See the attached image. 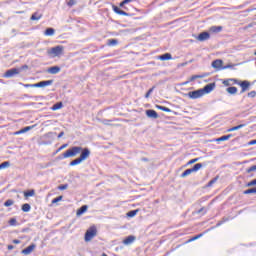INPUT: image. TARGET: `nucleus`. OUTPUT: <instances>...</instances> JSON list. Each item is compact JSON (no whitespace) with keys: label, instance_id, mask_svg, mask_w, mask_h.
<instances>
[{"label":"nucleus","instance_id":"nucleus-42","mask_svg":"<svg viewBox=\"0 0 256 256\" xmlns=\"http://www.w3.org/2000/svg\"><path fill=\"white\" fill-rule=\"evenodd\" d=\"M222 83L223 85H225V87H231L232 85L231 78L224 80Z\"/></svg>","mask_w":256,"mask_h":256},{"label":"nucleus","instance_id":"nucleus-4","mask_svg":"<svg viewBox=\"0 0 256 256\" xmlns=\"http://www.w3.org/2000/svg\"><path fill=\"white\" fill-rule=\"evenodd\" d=\"M19 73H21V69L11 68L4 73V77L6 79H11V77H15V75H19Z\"/></svg>","mask_w":256,"mask_h":256},{"label":"nucleus","instance_id":"nucleus-16","mask_svg":"<svg viewBox=\"0 0 256 256\" xmlns=\"http://www.w3.org/2000/svg\"><path fill=\"white\" fill-rule=\"evenodd\" d=\"M158 59H160V61H169V60L173 59V56H171V53H165V54L158 56Z\"/></svg>","mask_w":256,"mask_h":256},{"label":"nucleus","instance_id":"nucleus-12","mask_svg":"<svg viewBox=\"0 0 256 256\" xmlns=\"http://www.w3.org/2000/svg\"><path fill=\"white\" fill-rule=\"evenodd\" d=\"M146 116L150 119H159V114L153 109L146 110Z\"/></svg>","mask_w":256,"mask_h":256},{"label":"nucleus","instance_id":"nucleus-56","mask_svg":"<svg viewBox=\"0 0 256 256\" xmlns=\"http://www.w3.org/2000/svg\"><path fill=\"white\" fill-rule=\"evenodd\" d=\"M18 69H20V71H24V69H29V66L23 65V66H21V68H18Z\"/></svg>","mask_w":256,"mask_h":256},{"label":"nucleus","instance_id":"nucleus-55","mask_svg":"<svg viewBox=\"0 0 256 256\" xmlns=\"http://www.w3.org/2000/svg\"><path fill=\"white\" fill-rule=\"evenodd\" d=\"M73 5H75V0H69L68 7H73Z\"/></svg>","mask_w":256,"mask_h":256},{"label":"nucleus","instance_id":"nucleus-11","mask_svg":"<svg viewBox=\"0 0 256 256\" xmlns=\"http://www.w3.org/2000/svg\"><path fill=\"white\" fill-rule=\"evenodd\" d=\"M49 85H53V80H45V81H40L38 83H35L34 88L49 87Z\"/></svg>","mask_w":256,"mask_h":256},{"label":"nucleus","instance_id":"nucleus-46","mask_svg":"<svg viewBox=\"0 0 256 256\" xmlns=\"http://www.w3.org/2000/svg\"><path fill=\"white\" fill-rule=\"evenodd\" d=\"M251 193H255V188H250L244 191V195H251Z\"/></svg>","mask_w":256,"mask_h":256},{"label":"nucleus","instance_id":"nucleus-45","mask_svg":"<svg viewBox=\"0 0 256 256\" xmlns=\"http://www.w3.org/2000/svg\"><path fill=\"white\" fill-rule=\"evenodd\" d=\"M112 9L117 15H119V13L121 12V8H119L118 6L112 5Z\"/></svg>","mask_w":256,"mask_h":256},{"label":"nucleus","instance_id":"nucleus-6","mask_svg":"<svg viewBox=\"0 0 256 256\" xmlns=\"http://www.w3.org/2000/svg\"><path fill=\"white\" fill-rule=\"evenodd\" d=\"M239 87H241L240 94L245 93L246 91H249V87H251V82L244 80L238 83Z\"/></svg>","mask_w":256,"mask_h":256},{"label":"nucleus","instance_id":"nucleus-21","mask_svg":"<svg viewBox=\"0 0 256 256\" xmlns=\"http://www.w3.org/2000/svg\"><path fill=\"white\" fill-rule=\"evenodd\" d=\"M191 173H195V171L193 170V168L186 169V170L180 175V177H182V179H185V177H188V175H191Z\"/></svg>","mask_w":256,"mask_h":256},{"label":"nucleus","instance_id":"nucleus-48","mask_svg":"<svg viewBox=\"0 0 256 256\" xmlns=\"http://www.w3.org/2000/svg\"><path fill=\"white\" fill-rule=\"evenodd\" d=\"M199 159H201V158H194V159H191L190 161L187 162L186 165H193L194 163H197V161H199Z\"/></svg>","mask_w":256,"mask_h":256},{"label":"nucleus","instance_id":"nucleus-32","mask_svg":"<svg viewBox=\"0 0 256 256\" xmlns=\"http://www.w3.org/2000/svg\"><path fill=\"white\" fill-rule=\"evenodd\" d=\"M35 191L33 189L24 191V197H34Z\"/></svg>","mask_w":256,"mask_h":256},{"label":"nucleus","instance_id":"nucleus-64","mask_svg":"<svg viewBox=\"0 0 256 256\" xmlns=\"http://www.w3.org/2000/svg\"><path fill=\"white\" fill-rule=\"evenodd\" d=\"M222 221H223V223H227V221H229V218L224 217V218H222Z\"/></svg>","mask_w":256,"mask_h":256},{"label":"nucleus","instance_id":"nucleus-9","mask_svg":"<svg viewBox=\"0 0 256 256\" xmlns=\"http://www.w3.org/2000/svg\"><path fill=\"white\" fill-rule=\"evenodd\" d=\"M215 89V83H209L205 87L201 88L203 95H207L208 93H211Z\"/></svg>","mask_w":256,"mask_h":256},{"label":"nucleus","instance_id":"nucleus-17","mask_svg":"<svg viewBox=\"0 0 256 256\" xmlns=\"http://www.w3.org/2000/svg\"><path fill=\"white\" fill-rule=\"evenodd\" d=\"M87 209H89V206H87V205L81 206V207L77 210L76 215H77L78 217L81 216V215H83V213H86Z\"/></svg>","mask_w":256,"mask_h":256},{"label":"nucleus","instance_id":"nucleus-58","mask_svg":"<svg viewBox=\"0 0 256 256\" xmlns=\"http://www.w3.org/2000/svg\"><path fill=\"white\" fill-rule=\"evenodd\" d=\"M203 211H204V214L207 213V210H205V208L199 209V210H198V213H203Z\"/></svg>","mask_w":256,"mask_h":256},{"label":"nucleus","instance_id":"nucleus-14","mask_svg":"<svg viewBox=\"0 0 256 256\" xmlns=\"http://www.w3.org/2000/svg\"><path fill=\"white\" fill-rule=\"evenodd\" d=\"M61 72V67L59 66H52L48 68L47 73H50V75H57V73Z\"/></svg>","mask_w":256,"mask_h":256},{"label":"nucleus","instance_id":"nucleus-59","mask_svg":"<svg viewBox=\"0 0 256 256\" xmlns=\"http://www.w3.org/2000/svg\"><path fill=\"white\" fill-rule=\"evenodd\" d=\"M248 145H256V139L255 140H251Z\"/></svg>","mask_w":256,"mask_h":256},{"label":"nucleus","instance_id":"nucleus-10","mask_svg":"<svg viewBox=\"0 0 256 256\" xmlns=\"http://www.w3.org/2000/svg\"><path fill=\"white\" fill-rule=\"evenodd\" d=\"M36 247V244H30L28 247L22 250V255H31V253L35 251Z\"/></svg>","mask_w":256,"mask_h":256},{"label":"nucleus","instance_id":"nucleus-23","mask_svg":"<svg viewBox=\"0 0 256 256\" xmlns=\"http://www.w3.org/2000/svg\"><path fill=\"white\" fill-rule=\"evenodd\" d=\"M156 109H159L160 111H164L165 113H172L173 110L165 107V106H161V105H156Z\"/></svg>","mask_w":256,"mask_h":256},{"label":"nucleus","instance_id":"nucleus-22","mask_svg":"<svg viewBox=\"0 0 256 256\" xmlns=\"http://www.w3.org/2000/svg\"><path fill=\"white\" fill-rule=\"evenodd\" d=\"M44 35H46V37H53V35H55V30L53 28H47L44 31Z\"/></svg>","mask_w":256,"mask_h":256},{"label":"nucleus","instance_id":"nucleus-49","mask_svg":"<svg viewBox=\"0 0 256 256\" xmlns=\"http://www.w3.org/2000/svg\"><path fill=\"white\" fill-rule=\"evenodd\" d=\"M230 81H231L232 85H239V83H241V81H239L238 79H235V78H230Z\"/></svg>","mask_w":256,"mask_h":256},{"label":"nucleus","instance_id":"nucleus-19","mask_svg":"<svg viewBox=\"0 0 256 256\" xmlns=\"http://www.w3.org/2000/svg\"><path fill=\"white\" fill-rule=\"evenodd\" d=\"M226 91L229 93V95H237L238 89L235 86H229L226 88Z\"/></svg>","mask_w":256,"mask_h":256},{"label":"nucleus","instance_id":"nucleus-18","mask_svg":"<svg viewBox=\"0 0 256 256\" xmlns=\"http://www.w3.org/2000/svg\"><path fill=\"white\" fill-rule=\"evenodd\" d=\"M33 127H35V126H27V127H24V128H22L21 130L15 132L14 135H21V134H23V133H27V131H31V129H33Z\"/></svg>","mask_w":256,"mask_h":256},{"label":"nucleus","instance_id":"nucleus-8","mask_svg":"<svg viewBox=\"0 0 256 256\" xmlns=\"http://www.w3.org/2000/svg\"><path fill=\"white\" fill-rule=\"evenodd\" d=\"M80 157L79 159L82 161H85L88 159L89 155H91V151L89 150V148H82V150L80 151Z\"/></svg>","mask_w":256,"mask_h":256},{"label":"nucleus","instance_id":"nucleus-7","mask_svg":"<svg viewBox=\"0 0 256 256\" xmlns=\"http://www.w3.org/2000/svg\"><path fill=\"white\" fill-rule=\"evenodd\" d=\"M213 69H217V71H223V60L216 59L212 62Z\"/></svg>","mask_w":256,"mask_h":256},{"label":"nucleus","instance_id":"nucleus-47","mask_svg":"<svg viewBox=\"0 0 256 256\" xmlns=\"http://www.w3.org/2000/svg\"><path fill=\"white\" fill-rule=\"evenodd\" d=\"M59 201H63V196H58L56 198H54L52 200V203L55 204V203H59Z\"/></svg>","mask_w":256,"mask_h":256},{"label":"nucleus","instance_id":"nucleus-50","mask_svg":"<svg viewBox=\"0 0 256 256\" xmlns=\"http://www.w3.org/2000/svg\"><path fill=\"white\" fill-rule=\"evenodd\" d=\"M68 146H69V144H63L62 146H60V147L57 149L56 153H59V151H63V149H66V147H68Z\"/></svg>","mask_w":256,"mask_h":256},{"label":"nucleus","instance_id":"nucleus-60","mask_svg":"<svg viewBox=\"0 0 256 256\" xmlns=\"http://www.w3.org/2000/svg\"><path fill=\"white\" fill-rule=\"evenodd\" d=\"M125 5H127V2H125V0H123V1L120 3V7H125Z\"/></svg>","mask_w":256,"mask_h":256},{"label":"nucleus","instance_id":"nucleus-38","mask_svg":"<svg viewBox=\"0 0 256 256\" xmlns=\"http://www.w3.org/2000/svg\"><path fill=\"white\" fill-rule=\"evenodd\" d=\"M153 91H155V86H153L152 88H150L147 93L145 94V98L149 99V97H151V93H153Z\"/></svg>","mask_w":256,"mask_h":256},{"label":"nucleus","instance_id":"nucleus-34","mask_svg":"<svg viewBox=\"0 0 256 256\" xmlns=\"http://www.w3.org/2000/svg\"><path fill=\"white\" fill-rule=\"evenodd\" d=\"M237 65H239V64L229 63V64L223 66V71H224L225 69H235V67H237Z\"/></svg>","mask_w":256,"mask_h":256},{"label":"nucleus","instance_id":"nucleus-44","mask_svg":"<svg viewBox=\"0 0 256 256\" xmlns=\"http://www.w3.org/2000/svg\"><path fill=\"white\" fill-rule=\"evenodd\" d=\"M256 185V178L254 180H251L246 184V187H255Z\"/></svg>","mask_w":256,"mask_h":256},{"label":"nucleus","instance_id":"nucleus-13","mask_svg":"<svg viewBox=\"0 0 256 256\" xmlns=\"http://www.w3.org/2000/svg\"><path fill=\"white\" fill-rule=\"evenodd\" d=\"M211 34H209V32H201L198 36H197V40L198 41H207L208 39H210Z\"/></svg>","mask_w":256,"mask_h":256},{"label":"nucleus","instance_id":"nucleus-31","mask_svg":"<svg viewBox=\"0 0 256 256\" xmlns=\"http://www.w3.org/2000/svg\"><path fill=\"white\" fill-rule=\"evenodd\" d=\"M217 181H219V176H216L212 180H210L208 182V184L206 185V187H213V185H215V183H217Z\"/></svg>","mask_w":256,"mask_h":256},{"label":"nucleus","instance_id":"nucleus-25","mask_svg":"<svg viewBox=\"0 0 256 256\" xmlns=\"http://www.w3.org/2000/svg\"><path fill=\"white\" fill-rule=\"evenodd\" d=\"M41 17H43V14H39L38 12H35L34 14H32L30 19L31 21H39Z\"/></svg>","mask_w":256,"mask_h":256},{"label":"nucleus","instance_id":"nucleus-5","mask_svg":"<svg viewBox=\"0 0 256 256\" xmlns=\"http://www.w3.org/2000/svg\"><path fill=\"white\" fill-rule=\"evenodd\" d=\"M203 90L198 89V90H194V91H190L188 92L187 96L190 99H201V97H203Z\"/></svg>","mask_w":256,"mask_h":256},{"label":"nucleus","instance_id":"nucleus-1","mask_svg":"<svg viewBox=\"0 0 256 256\" xmlns=\"http://www.w3.org/2000/svg\"><path fill=\"white\" fill-rule=\"evenodd\" d=\"M81 150V146H73L59 156V159H69V157H75V155H79V153H81Z\"/></svg>","mask_w":256,"mask_h":256},{"label":"nucleus","instance_id":"nucleus-63","mask_svg":"<svg viewBox=\"0 0 256 256\" xmlns=\"http://www.w3.org/2000/svg\"><path fill=\"white\" fill-rule=\"evenodd\" d=\"M63 135H65V132H60V133L58 134V139H61V137H63Z\"/></svg>","mask_w":256,"mask_h":256},{"label":"nucleus","instance_id":"nucleus-27","mask_svg":"<svg viewBox=\"0 0 256 256\" xmlns=\"http://www.w3.org/2000/svg\"><path fill=\"white\" fill-rule=\"evenodd\" d=\"M205 75H193L190 77L189 81L185 82L184 85H187V83L195 81V79H203Z\"/></svg>","mask_w":256,"mask_h":256},{"label":"nucleus","instance_id":"nucleus-29","mask_svg":"<svg viewBox=\"0 0 256 256\" xmlns=\"http://www.w3.org/2000/svg\"><path fill=\"white\" fill-rule=\"evenodd\" d=\"M22 211L24 213H29L31 211V205L29 203H25L22 205Z\"/></svg>","mask_w":256,"mask_h":256},{"label":"nucleus","instance_id":"nucleus-52","mask_svg":"<svg viewBox=\"0 0 256 256\" xmlns=\"http://www.w3.org/2000/svg\"><path fill=\"white\" fill-rule=\"evenodd\" d=\"M23 87H25L26 89L35 88V84H23Z\"/></svg>","mask_w":256,"mask_h":256},{"label":"nucleus","instance_id":"nucleus-28","mask_svg":"<svg viewBox=\"0 0 256 256\" xmlns=\"http://www.w3.org/2000/svg\"><path fill=\"white\" fill-rule=\"evenodd\" d=\"M243 127H245V124H240L238 126H234L230 129H228L227 131H228V133H231L232 131H239V129H243Z\"/></svg>","mask_w":256,"mask_h":256},{"label":"nucleus","instance_id":"nucleus-53","mask_svg":"<svg viewBox=\"0 0 256 256\" xmlns=\"http://www.w3.org/2000/svg\"><path fill=\"white\" fill-rule=\"evenodd\" d=\"M248 97H256V92H255V90H253V91H251V92H249L248 93Z\"/></svg>","mask_w":256,"mask_h":256},{"label":"nucleus","instance_id":"nucleus-54","mask_svg":"<svg viewBox=\"0 0 256 256\" xmlns=\"http://www.w3.org/2000/svg\"><path fill=\"white\" fill-rule=\"evenodd\" d=\"M118 15H124V17H129V13H127L123 10H120V13Z\"/></svg>","mask_w":256,"mask_h":256},{"label":"nucleus","instance_id":"nucleus-39","mask_svg":"<svg viewBox=\"0 0 256 256\" xmlns=\"http://www.w3.org/2000/svg\"><path fill=\"white\" fill-rule=\"evenodd\" d=\"M119 43V41H117V39H109L108 40V45L110 46H115Z\"/></svg>","mask_w":256,"mask_h":256},{"label":"nucleus","instance_id":"nucleus-24","mask_svg":"<svg viewBox=\"0 0 256 256\" xmlns=\"http://www.w3.org/2000/svg\"><path fill=\"white\" fill-rule=\"evenodd\" d=\"M211 33H221L223 31V27L221 26H212L210 28Z\"/></svg>","mask_w":256,"mask_h":256},{"label":"nucleus","instance_id":"nucleus-57","mask_svg":"<svg viewBox=\"0 0 256 256\" xmlns=\"http://www.w3.org/2000/svg\"><path fill=\"white\" fill-rule=\"evenodd\" d=\"M13 243H14L15 245H19V243H21V240H19V239H14V240H13Z\"/></svg>","mask_w":256,"mask_h":256},{"label":"nucleus","instance_id":"nucleus-3","mask_svg":"<svg viewBox=\"0 0 256 256\" xmlns=\"http://www.w3.org/2000/svg\"><path fill=\"white\" fill-rule=\"evenodd\" d=\"M97 236V228L95 226H91L85 233V241L89 242L93 237Z\"/></svg>","mask_w":256,"mask_h":256},{"label":"nucleus","instance_id":"nucleus-33","mask_svg":"<svg viewBox=\"0 0 256 256\" xmlns=\"http://www.w3.org/2000/svg\"><path fill=\"white\" fill-rule=\"evenodd\" d=\"M203 167L202 163H197L192 167V170L194 171V173H197V171H199V169H201Z\"/></svg>","mask_w":256,"mask_h":256},{"label":"nucleus","instance_id":"nucleus-20","mask_svg":"<svg viewBox=\"0 0 256 256\" xmlns=\"http://www.w3.org/2000/svg\"><path fill=\"white\" fill-rule=\"evenodd\" d=\"M233 137V134H228V135H224V136H221L219 138H216L215 141H217L218 143L221 142V141H229V139Z\"/></svg>","mask_w":256,"mask_h":256},{"label":"nucleus","instance_id":"nucleus-26","mask_svg":"<svg viewBox=\"0 0 256 256\" xmlns=\"http://www.w3.org/2000/svg\"><path fill=\"white\" fill-rule=\"evenodd\" d=\"M81 163H83V161L81 160V158H76V159L72 160V161L69 163V165H70V167H75V165H79V164H81Z\"/></svg>","mask_w":256,"mask_h":256},{"label":"nucleus","instance_id":"nucleus-15","mask_svg":"<svg viewBox=\"0 0 256 256\" xmlns=\"http://www.w3.org/2000/svg\"><path fill=\"white\" fill-rule=\"evenodd\" d=\"M135 236L133 235H130V236H127L124 240H123V244L124 245H131L132 243L135 242Z\"/></svg>","mask_w":256,"mask_h":256},{"label":"nucleus","instance_id":"nucleus-37","mask_svg":"<svg viewBox=\"0 0 256 256\" xmlns=\"http://www.w3.org/2000/svg\"><path fill=\"white\" fill-rule=\"evenodd\" d=\"M139 213V210H131L127 213V217H135Z\"/></svg>","mask_w":256,"mask_h":256},{"label":"nucleus","instance_id":"nucleus-61","mask_svg":"<svg viewBox=\"0 0 256 256\" xmlns=\"http://www.w3.org/2000/svg\"><path fill=\"white\" fill-rule=\"evenodd\" d=\"M221 225H223V221L220 220L217 224H216V227H221Z\"/></svg>","mask_w":256,"mask_h":256},{"label":"nucleus","instance_id":"nucleus-36","mask_svg":"<svg viewBox=\"0 0 256 256\" xmlns=\"http://www.w3.org/2000/svg\"><path fill=\"white\" fill-rule=\"evenodd\" d=\"M201 237H203V233H200V234H198V235H196V236L190 238V239L188 240V243H191V241H197V239H201Z\"/></svg>","mask_w":256,"mask_h":256},{"label":"nucleus","instance_id":"nucleus-62","mask_svg":"<svg viewBox=\"0 0 256 256\" xmlns=\"http://www.w3.org/2000/svg\"><path fill=\"white\" fill-rule=\"evenodd\" d=\"M12 249H15V246H13V245H8V251H12Z\"/></svg>","mask_w":256,"mask_h":256},{"label":"nucleus","instance_id":"nucleus-2","mask_svg":"<svg viewBox=\"0 0 256 256\" xmlns=\"http://www.w3.org/2000/svg\"><path fill=\"white\" fill-rule=\"evenodd\" d=\"M63 51H64L63 46H55V47H52L51 49H49L47 51V53L50 57H59V56L63 55Z\"/></svg>","mask_w":256,"mask_h":256},{"label":"nucleus","instance_id":"nucleus-30","mask_svg":"<svg viewBox=\"0 0 256 256\" xmlns=\"http://www.w3.org/2000/svg\"><path fill=\"white\" fill-rule=\"evenodd\" d=\"M62 108H63V102H57L52 106V111H58V109H62Z\"/></svg>","mask_w":256,"mask_h":256},{"label":"nucleus","instance_id":"nucleus-35","mask_svg":"<svg viewBox=\"0 0 256 256\" xmlns=\"http://www.w3.org/2000/svg\"><path fill=\"white\" fill-rule=\"evenodd\" d=\"M10 165H11V163L9 161L2 162L0 164V170L1 169H7V167H9Z\"/></svg>","mask_w":256,"mask_h":256},{"label":"nucleus","instance_id":"nucleus-51","mask_svg":"<svg viewBox=\"0 0 256 256\" xmlns=\"http://www.w3.org/2000/svg\"><path fill=\"white\" fill-rule=\"evenodd\" d=\"M252 171H256V165L251 166L246 170V173H252Z\"/></svg>","mask_w":256,"mask_h":256},{"label":"nucleus","instance_id":"nucleus-43","mask_svg":"<svg viewBox=\"0 0 256 256\" xmlns=\"http://www.w3.org/2000/svg\"><path fill=\"white\" fill-rule=\"evenodd\" d=\"M59 191H65V189H69V184H62L58 186Z\"/></svg>","mask_w":256,"mask_h":256},{"label":"nucleus","instance_id":"nucleus-40","mask_svg":"<svg viewBox=\"0 0 256 256\" xmlns=\"http://www.w3.org/2000/svg\"><path fill=\"white\" fill-rule=\"evenodd\" d=\"M14 201L12 199H8L4 202V207H11L13 205Z\"/></svg>","mask_w":256,"mask_h":256},{"label":"nucleus","instance_id":"nucleus-41","mask_svg":"<svg viewBox=\"0 0 256 256\" xmlns=\"http://www.w3.org/2000/svg\"><path fill=\"white\" fill-rule=\"evenodd\" d=\"M8 223L11 225V227H15V225H17V219L11 218Z\"/></svg>","mask_w":256,"mask_h":256}]
</instances>
